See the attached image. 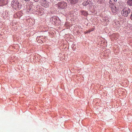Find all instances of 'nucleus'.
<instances>
[{
  "label": "nucleus",
  "mask_w": 132,
  "mask_h": 132,
  "mask_svg": "<svg viewBox=\"0 0 132 132\" xmlns=\"http://www.w3.org/2000/svg\"><path fill=\"white\" fill-rule=\"evenodd\" d=\"M12 6L14 9L18 10L21 8V5L17 0L13 1L11 3Z\"/></svg>",
  "instance_id": "f257e3e1"
},
{
  "label": "nucleus",
  "mask_w": 132,
  "mask_h": 132,
  "mask_svg": "<svg viewBox=\"0 0 132 132\" xmlns=\"http://www.w3.org/2000/svg\"><path fill=\"white\" fill-rule=\"evenodd\" d=\"M130 11V10L127 7L124 8L122 11V15L125 16H127Z\"/></svg>",
  "instance_id": "f03ea898"
},
{
  "label": "nucleus",
  "mask_w": 132,
  "mask_h": 132,
  "mask_svg": "<svg viewBox=\"0 0 132 132\" xmlns=\"http://www.w3.org/2000/svg\"><path fill=\"white\" fill-rule=\"evenodd\" d=\"M67 3L64 2H61L57 4L58 8L60 9H64L67 6Z\"/></svg>",
  "instance_id": "7ed1b4c3"
},
{
  "label": "nucleus",
  "mask_w": 132,
  "mask_h": 132,
  "mask_svg": "<svg viewBox=\"0 0 132 132\" xmlns=\"http://www.w3.org/2000/svg\"><path fill=\"white\" fill-rule=\"evenodd\" d=\"M111 10L113 13H115L117 11V9L116 7L114 5H112L111 7Z\"/></svg>",
  "instance_id": "20e7f679"
},
{
  "label": "nucleus",
  "mask_w": 132,
  "mask_h": 132,
  "mask_svg": "<svg viewBox=\"0 0 132 132\" xmlns=\"http://www.w3.org/2000/svg\"><path fill=\"white\" fill-rule=\"evenodd\" d=\"M70 3L72 4H75L77 2L76 0H69Z\"/></svg>",
  "instance_id": "39448f33"
},
{
  "label": "nucleus",
  "mask_w": 132,
  "mask_h": 132,
  "mask_svg": "<svg viewBox=\"0 0 132 132\" xmlns=\"http://www.w3.org/2000/svg\"><path fill=\"white\" fill-rule=\"evenodd\" d=\"M127 4L129 6L132 5V0H128L127 2Z\"/></svg>",
  "instance_id": "423d86ee"
},
{
  "label": "nucleus",
  "mask_w": 132,
  "mask_h": 132,
  "mask_svg": "<svg viewBox=\"0 0 132 132\" xmlns=\"http://www.w3.org/2000/svg\"><path fill=\"white\" fill-rule=\"evenodd\" d=\"M88 3H87V2H84L83 3V4L84 5L86 6L87 5V4H88Z\"/></svg>",
  "instance_id": "0eeeda50"
},
{
  "label": "nucleus",
  "mask_w": 132,
  "mask_h": 132,
  "mask_svg": "<svg viewBox=\"0 0 132 132\" xmlns=\"http://www.w3.org/2000/svg\"><path fill=\"white\" fill-rule=\"evenodd\" d=\"M130 18L131 19V20H132V13L131 15Z\"/></svg>",
  "instance_id": "6e6552de"
},
{
  "label": "nucleus",
  "mask_w": 132,
  "mask_h": 132,
  "mask_svg": "<svg viewBox=\"0 0 132 132\" xmlns=\"http://www.w3.org/2000/svg\"><path fill=\"white\" fill-rule=\"evenodd\" d=\"M25 1H29V0H24Z\"/></svg>",
  "instance_id": "1a4fd4ad"
},
{
  "label": "nucleus",
  "mask_w": 132,
  "mask_h": 132,
  "mask_svg": "<svg viewBox=\"0 0 132 132\" xmlns=\"http://www.w3.org/2000/svg\"><path fill=\"white\" fill-rule=\"evenodd\" d=\"M34 1H35V2H37V1H38V0H34Z\"/></svg>",
  "instance_id": "9d476101"
},
{
  "label": "nucleus",
  "mask_w": 132,
  "mask_h": 132,
  "mask_svg": "<svg viewBox=\"0 0 132 132\" xmlns=\"http://www.w3.org/2000/svg\"><path fill=\"white\" fill-rule=\"evenodd\" d=\"M52 20L53 21V18H52Z\"/></svg>",
  "instance_id": "9b49d317"
}]
</instances>
